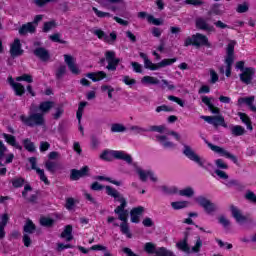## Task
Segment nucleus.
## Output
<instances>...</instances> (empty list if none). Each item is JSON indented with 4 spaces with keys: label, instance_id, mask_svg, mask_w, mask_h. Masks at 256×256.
<instances>
[{
    "label": "nucleus",
    "instance_id": "f257e3e1",
    "mask_svg": "<svg viewBox=\"0 0 256 256\" xmlns=\"http://www.w3.org/2000/svg\"><path fill=\"white\" fill-rule=\"evenodd\" d=\"M106 193L110 197L114 198V201L120 203L118 207L114 210L116 215H118V219L122 221L120 225V231L122 235H125L128 239H131L133 237V234H131V230H129V224H127V215L128 212L125 210V207H127V200L117 191L116 189L112 188L111 186H106Z\"/></svg>",
    "mask_w": 256,
    "mask_h": 256
},
{
    "label": "nucleus",
    "instance_id": "f03ea898",
    "mask_svg": "<svg viewBox=\"0 0 256 256\" xmlns=\"http://www.w3.org/2000/svg\"><path fill=\"white\" fill-rule=\"evenodd\" d=\"M140 57L144 61V67L145 69H149L150 71H159V69H163V67H169V65H173L177 61V58H171V59H163L159 63H152L151 60H149V57H147V54L140 52Z\"/></svg>",
    "mask_w": 256,
    "mask_h": 256
},
{
    "label": "nucleus",
    "instance_id": "7ed1b4c3",
    "mask_svg": "<svg viewBox=\"0 0 256 256\" xmlns=\"http://www.w3.org/2000/svg\"><path fill=\"white\" fill-rule=\"evenodd\" d=\"M100 159L103 161H113V159H121L122 161H126V163H133V158L131 155L127 154L125 151H117V150H106L102 152L100 155Z\"/></svg>",
    "mask_w": 256,
    "mask_h": 256
},
{
    "label": "nucleus",
    "instance_id": "20e7f679",
    "mask_svg": "<svg viewBox=\"0 0 256 256\" xmlns=\"http://www.w3.org/2000/svg\"><path fill=\"white\" fill-rule=\"evenodd\" d=\"M183 154L185 155V157L190 159V161H194V163H197V165H199V167H203L204 169H208V170L213 167V165L211 163L207 162V160L199 157V155H197V153H195L193 148H191L188 145H184Z\"/></svg>",
    "mask_w": 256,
    "mask_h": 256
},
{
    "label": "nucleus",
    "instance_id": "39448f33",
    "mask_svg": "<svg viewBox=\"0 0 256 256\" xmlns=\"http://www.w3.org/2000/svg\"><path fill=\"white\" fill-rule=\"evenodd\" d=\"M170 135L174 137L176 141H181V135L175 131L169 132L167 136L157 135L156 141H158V143H160V145H162L164 149H175V147H177V144L171 141V138H169Z\"/></svg>",
    "mask_w": 256,
    "mask_h": 256
},
{
    "label": "nucleus",
    "instance_id": "423d86ee",
    "mask_svg": "<svg viewBox=\"0 0 256 256\" xmlns=\"http://www.w3.org/2000/svg\"><path fill=\"white\" fill-rule=\"evenodd\" d=\"M20 119L24 125H28L29 127L45 125V115L43 113H32L29 117L22 115Z\"/></svg>",
    "mask_w": 256,
    "mask_h": 256
},
{
    "label": "nucleus",
    "instance_id": "0eeeda50",
    "mask_svg": "<svg viewBox=\"0 0 256 256\" xmlns=\"http://www.w3.org/2000/svg\"><path fill=\"white\" fill-rule=\"evenodd\" d=\"M234 51H235V41H230L226 48V53H227L225 58L226 77H231V65H233V61L235 59Z\"/></svg>",
    "mask_w": 256,
    "mask_h": 256
},
{
    "label": "nucleus",
    "instance_id": "6e6552de",
    "mask_svg": "<svg viewBox=\"0 0 256 256\" xmlns=\"http://www.w3.org/2000/svg\"><path fill=\"white\" fill-rule=\"evenodd\" d=\"M132 166L134 168L135 173H137V175L139 176L140 181L145 182L148 179H150V181H153V183L157 182V176L155 175V173H153V171L145 170L139 167L137 163H133Z\"/></svg>",
    "mask_w": 256,
    "mask_h": 256
},
{
    "label": "nucleus",
    "instance_id": "1a4fd4ad",
    "mask_svg": "<svg viewBox=\"0 0 256 256\" xmlns=\"http://www.w3.org/2000/svg\"><path fill=\"white\" fill-rule=\"evenodd\" d=\"M194 201H196V203H198L200 207H203L204 211L208 215H213V213L217 211V206L213 202L209 201V199L203 196L196 197Z\"/></svg>",
    "mask_w": 256,
    "mask_h": 256
},
{
    "label": "nucleus",
    "instance_id": "9d476101",
    "mask_svg": "<svg viewBox=\"0 0 256 256\" xmlns=\"http://www.w3.org/2000/svg\"><path fill=\"white\" fill-rule=\"evenodd\" d=\"M230 211L232 213V217L239 225H249V223L252 222L251 219L243 215V212H241V210L236 206H230Z\"/></svg>",
    "mask_w": 256,
    "mask_h": 256
},
{
    "label": "nucleus",
    "instance_id": "9b49d317",
    "mask_svg": "<svg viewBox=\"0 0 256 256\" xmlns=\"http://www.w3.org/2000/svg\"><path fill=\"white\" fill-rule=\"evenodd\" d=\"M230 211L232 213V217L239 225H249V223L252 222L251 219L243 215V212H241V210L236 206H230Z\"/></svg>",
    "mask_w": 256,
    "mask_h": 256
},
{
    "label": "nucleus",
    "instance_id": "f8f14e48",
    "mask_svg": "<svg viewBox=\"0 0 256 256\" xmlns=\"http://www.w3.org/2000/svg\"><path fill=\"white\" fill-rule=\"evenodd\" d=\"M206 145L211 149V151H214V153H218L220 157H226V159H231L233 163H237V157L235 155L229 153V151L225 150L224 148H221L219 146L213 145L212 143L205 141Z\"/></svg>",
    "mask_w": 256,
    "mask_h": 256
},
{
    "label": "nucleus",
    "instance_id": "ddd939ff",
    "mask_svg": "<svg viewBox=\"0 0 256 256\" xmlns=\"http://www.w3.org/2000/svg\"><path fill=\"white\" fill-rule=\"evenodd\" d=\"M43 19V15H37L34 18L33 23L29 22L27 24H24L20 29L19 33L20 35H25L27 33H35V29L37 27V23Z\"/></svg>",
    "mask_w": 256,
    "mask_h": 256
},
{
    "label": "nucleus",
    "instance_id": "4468645a",
    "mask_svg": "<svg viewBox=\"0 0 256 256\" xmlns=\"http://www.w3.org/2000/svg\"><path fill=\"white\" fill-rule=\"evenodd\" d=\"M106 61L108 63L107 69L108 71H116L117 65L121 61L119 58H115V51L108 50L105 53Z\"/></svg>",
    "mask_w": 256,
    "mask_h": 256
},
{
    "label": "nucleus",
    "instance_id": "2eb2a0df",
    "mask_svg": "<svg viewBox=\"0 0 256 256\" xmlns=\"http://www.w3.org/2000/svg\"><path fill=\"white\" fill-rule=\"evenodd\" d=\"M13 159H15V155L13 153L7 154V147L0 141V165L13 163Z\"/></svg>",
    "mask_w": 256,
    "mask_h": 256
},
{
    "label": "nucleus",
    "instance_id": "dca6fc26",
    "mask_svg": "<svg viewBox=\"0 0 256 256\" xmlns=\"http://www.w3.org/2000/svg\"><path fill=\"white\" fill-rule=\"evenodd\" d=\"M29 163L31 165V168L36 171L37 175H39L40 180L45 183V185H49V179H47V176L45 175V170L37 167V158L31 157L29 158Z\"/></svg>",
    "mask_w": 256,
    "mask_h": 256
},
{
    "label": "nucleus",
    "instance_id": "f3484780",
    "mask_svg": "<svg viewBox=\"0 0 256 256\" xmlns=\"http://www.w3.org/2000/svg\"><path fill=\"white\" fill-rule=\"evenodd\" d=\"M94 35H97L98 39L101 41H105V43H115L117 39V34L115 32L110 33V35H106L105 32L101 29H96L93 31Z\"/></svg>",
    "mask_w": 256,
    "mask_h": 256
},
{
    "label": "nucleus",
    "instance_id": "a211bd4d",
    "mask_svg": "<svg viewBox=\"0 0 256 256\" xmlns=\"http://www.w3.org/2000/svg\"><path fill=\"white\" fill-rule=\"evenodd\" d=\"M64 61L73 75H79V73H81V70H79V66L75 63V58H73V56L65 54Z\"/></svg>",
    "mask_w": 256,
    "mask_h": 256
},
{
    "label": "nucleus",
    "instance_id": "6ab92c4d",
    "mask_svg": "<svg viewBox=\"0 0 256 256\" xmlns=\"http://www.w3.org/2000/svg\"><path fill=\"white\" fill-rule=\"evenodd\" d=\"M253 75H255V69L245 68L243 72L240 74V79L242 83L250 85L251 81H253Z\"/></svg>",
    "mask_w": 256,
    "mask_h": 256
},
{
    "label": "nucleus",
    "instance_id": "aec40b11",
    "mask_svg": "<svg viewBox=\"0 0 256 256\" xmlns=\"http://www.w3.org/2000/svg\"><path fill=\"white\" fill-rule=\"evenodd\" d=\"M8 83L9 85H11L13 91H15V95L21 97V95L25 93V86H23L19 82H15V80H13V77H8Z\"/></svg>",
    "mask_w": 256,
    "mask_h": 256
},
{
    "label": "nucleus",
    "instance_id": "412c9836",
    "mask_svg": "<svg viewBox=\"0 0 256 256\" xmlns=\"http://www.w3.org/2000/svg\"><path fill=\"white\" fill-rule=\"evenodd\" d=\"M87 175H89V168L87 166H84L80 170H72L71 179L73 181H77L78 179H81V177H85Z\"/></svg>",
    "mask_w": 256,
    "mask_h": 256
},
{
    "label": "nucleus",
    "instance_id": "4be33fe9",
    "mask_svg": "<svg viewBox=\"0 0 256 256\" xmlns=\"http://www.w3.org/2000/svg\"><path fill=\"white\" fill-rule=\"evenodd\" d=\"M10 53L12 57H18V55L23 54V50L21 49V41L19 39H15L10 47Z\"/></svg>",
    "mask_w": 256,
    "mask_h": 256
},
{
    "label": "nucleus",
    "instance_id": "5701e85b",
    "mask_svg": "<svg viewBox=\"0 0 256 256\" xmlns=\"http://www.w3.org/2000/svg\"><path fill=\"white\" fill-rule=\"evenodd\" d=\"M143 211H145V208H143V206H138L136 208H133L130 212L131 222L139 223V218L141 217V215H143Z\"/></svg>",
    "mask_w": 256,
    "mask_h": 256
},
{
    "label": "nucleus",
    "instance_id": "b1692460",
    "mask_svg": "<svg viewBox=\"0 0 256 256\" xmlns=\"http://www.w3.org/2000/svg\"><path fill=\"white\" fill-rule=\"evenodd\" d=\"M193 45H196L197 47L201 45H209V40L207 39V36L198 33L193 35Z\"/></svg>",
    "mask_w": 256,
    "mask_h": 256
},
{
    "label": "nucleus",
    "instance_id": "393cba45",
    "mask_svg": "<svg viewBox=\"0 0 256 256\" xmlns=\"http://www.w3.org/2000/svg\"><path fill=\"white\" fill-rule=\"evenodd\" d=\"M86 77H88V79H91L92 81H94V83H96V81H103V79L107 77V74L103 71H98L88 73L86 74Z\"/></svg>",
    "mask_w": 256,
    "mask_h": 256
},
{
    "label": "nucleus",
    "instance_id": "a878e982",
    "mask_svg": "<svg viewBox=\"0 0 256 256\" xmlns=\"http://www.w3.org/2000/svg\"><path fill=\"white\" fill-rule=\"evenodd\" d=\"M53 107H55V103L52 101H44L41 102L39 104V111H41L42 114L45 115V113H49V111H51V109H53Z\"/></svg>",
    "mask_w": 256,
    "mask_h": 256
},
{
    "label": "nucleus",
    "instance_id": "bb28decb",
    "mask_svg": "<svg viewBox=\"0 0 256 256\" xmlns=\"http://www.w3.org/2000/svg\"><path fill=\"white\" fill-rule=\"evenodd\" d=\"M211 101H213V98H209L208 96L202 97V103L208 106L209 111L216 115L219 114V108L215 107Z\"/></svg>",
    "mask_w": 256,
    "mask_h": 256
},
{
    "label": "nucleus",
    "instance_id": "cd10ccee",
    "mask_svg": "<svg viewBox=\"0 0 256 256\" xmlns=\"http://www.w3.org/2000/svg\"><path fill=\"white\" fill-rule=\"evenodd\" d=\"M61 237L62 239H65V241H73V226L67 225L61 233Z\"/></svg>",
    "mask_w": 256,
    "mask_h": 256
},
{
    "label": "nucleus",
    "instance_id": "c85d7f7f",
    "mask_svg": "<svg viewBox=\"0 0 256 256\" xmlns=\"http://www.w3.org/2000/svg\"><path fill=\"white\" fill-rule=\"evenodd\" d=\"M34 55L41 61H49V52L45 48H37L34 50Z\"/></svg>",
    "mask_w": 256,
    "mask_h": 256
},
{
    "label": "nucleus",
    "instance_id": "c756f323",
    "mask_svg": "<svg viewBox=\"0 0 256 256\" xmlns=\"http://www.w3.org/2000/svg\"><path fill=\"white\" fill-rule=\"evenodd\" d=\"M196 27H198V29H204V31H215V28L207 24L203 18H198L196 20Z\"/></svg>",
    "mask_w": 256,
    "mask_h": 256
},
{
    "label": "nucleus",
    "instance_id": "7c9ffc66",
    "mask_svg": "<svg viewBox=\"0 0 256 256\" xmlns=\"http://www.w3.org/2000/svg\"><path fill=\"white\" fill-rule=\"evenodd\" d=\"M3 137L6 141V143H8V145L15 147V149H21V145H19V143H17L15 136H13L11 134H3Z\"/></svg>",
    "mask_w": 256,
    "mask_h": 256
},
{
    "label": "nucleus",
    "instance_id": "2f4dec72",
    "mask_svg": "<svg viewBox=\"0 0 256 256\" xmlns=\"http://www.w3.org/2000/svg\"><path fill=\"white\" fill-rule=\"evenodd\" d=\"M8 221H9V215L3 214L1 216V221H0V239H3V237H5V227L7 226Z\"/></svg>",
    "mask_w": 256,
    "mask_h": 256
},
{
    "label": "nucleus",
    "instance_id": "473e14b6",
    "mask_svg": "<svg viewBox=\"0 0 256 256\" xmlns=\"http://www.w3.org/2000/svg\"><path fill=\"white\" fill-rule=\"evenodd\" d=\"M144 251L148 253V255H157V245L152 242H147L144 244Z\"/></svg>",
    "mask_w": 256,
    "mask_h": 256
},
{
    "label": "nucleus",
    "instance_id": "72a5a7b5",
    "mask_svg": "<svg viewBox=\"0 0 256 256\" xmlns=\"http://www.w3.org/2000/svg\"><path fill=\"white\" fill-rule=\"evenodd\" d=\"M142 85H159V79L153 76H144L141 79Z\"/></svg>",
    "mask_w": 256,
    "mask_h": 256
},
{
    "label": "nucleus",
    "instance_id": "f704fd0d",
    "mask_svg": "<svg viewBox=\"0 0 256 256\" xmlns=\"http://www.w3.org/2000/svg\"><path fill=\"white\" fill-rule=\"evenodd\" d=\"M177 248L180 249V251H183L184 253H191V248H189V244L187 243V239L181 240L176 244Z\"/></svg>",
    "mask_w": 256,
    "mask_h": 256
},
{
    "label": "nucleus",
    "instance_id": "c9c22d12",
    "mask_svg": "<svg viewBox=\"0 0 256 256\" xmlns=\"http://www.w3.org/2000/svg\"><path fill=\"white\" fill-rule=\"evenodd\" d=\"M161 191L164 195H175L179 193V190L175 186H162Z\"/></svg>",
    "mask_w": 256,
    "mask_h": 256
},
{
    "label": "nucleus",
    "instance_id": "e433bc0d",
    "mask_svg": "<svg viewBox=\"0 0 256 256\" xmlns=\"http://www.w3.org/2000/svg\"><path fill=\"white\" fill-rule=\"evenodd\" d=\"M189 205H191V203L188 201H176L171 203V207L175 210L185 209L186 207H189Z\"/></svg>",
    "mask_w": 256,
    "mask_h": 256
},
{
    "label": "nucleus",
    "instance_id": "4c0bfd02",
    "mask_svg": "<svg viewBox=\"0 0 256 256\" xmlns=\"http://www.w3.org/2000/svg\"><path fill=\"white\" fill-rule=\"evenodd\" d=\"M85 107H87V102H80L76 113L79 125H81V119L83 117V111H85Z\"/></svg>",
    "mask_w": 256,
    "mask_h": 256
},
{
    "label": "nucleus",
    "instance_id": "58836bf2",
    "mask_svg": "<svg viewBox=\"0 0 256 256\" xmlns=\"http://www.w3.org/2000/svg\"><path fill=\"white\" fill-rule=\"evenodd\" d=\"M156 256H175V253L165 247H159L157 248Z\"/></svg>",
    "mask_w": 256,
    "mask_h": 256
},
{
    "label": "nucleus",
    "instance_id": "ea45409f",
    "mask_svg": "<svg viewBox=\"0 0 256 256\" xmlns=\"http://www.w3.org/2000/svg\"><path fill=\"white\" fill-rule=\"evenodd\" d=\"M231 133L232 135H235V137H241V135L245 134V128H243V126H232L231 127Z\"/></svg>",
    "mask_w": 256,
    "mask_h": 256
},
{
    "label": "nucleus",
    "instance_id": "a19ab883",
    "mask_svg": "<svg viewBox=\"0 0 256 256\" xmlns=\"http://www.w3.org/2000/svg\"><path fill=\"white\" fill-rule=\"evenodd\" d=\"M241 121L244 122V124L247 126V129H249L250 131H253V126L251 125V119H249V116H247V114L245 113H239L238 114Z\"/></svg>",
    "mask_w": 256,
    "mask_h": 256
},
{
    "label": "nucleus",
    "instance_id": "79ce46f5",
    "mask_svg": "<svg viewBox=\"0 0 256 256\" xmlns=\"http://www.w3.org/2000/svg\"><path fill=\"white\" fill-rule=\"evenodd\" d=\"M127 128L123 124L114 123L111 125V132L112 133H123L126 131Z\"/></svg>",
    "mask_w": 256,
    "mask_h": 256
},
{
    "label": "nucleus",
    "instance_id": "37998d69",
    "mask_svg": "<svg viewBox=\"0 0 256 256\" xmlns=\"http://www.w3.org/2000/svg\"><path fill=\"white\" fill-rule=\"evenodd\" d=\"M178 194L181 195V197H193L195 191H193V188L187 187L182 190H179Z\"/></svg>",
    "mask_w": 256,
    "mask_h": 256
},
{
    "label": "nucleus",
    "instance_id": "c03bdc74",
    "mask_svg": "<svg viewBox=\"0 0 256 256\" xmlns=\"http://www.w3.org/2000/svg\"><path fill=\"white\" fill-rule=\"evenodd\" d=\"M214 127H227V124L225 123V118L223 116H214L213 124Z\"/></svg>",
    "mask_w": 256,
    "mask_h": 256
},
{
    "label": "nucleus",
    "instance_id": "a18cd8bd",
    "mask_svg": "<svg viewBox=\"0 0 256 256\" xmlns=\"http://www.w3.org/2000/svg\"><path fill=\"white\" fill-rule=\"evenodd\" d=\"M122 82H124L125 85H128V87L133 88L134 85H137V80L131 78L130 76H123Z\"/></svg>",
    "mask_w": 256,
    "mask_h": 256
},
{
    "label": "nucleus",
    "instance_id": "49530a36",
    "mask_svg": "<svg viewBox=\"0 0 256 256\" xmlns=\"http://www.w3.org/2000/svg\"><path fill=\"white\" fill-rule=\"evenodd\" d=\"M24 232L25 233H34L35 232V224L33 221L27 220L26 224L24 225Z\"/></svg>",
    "mask_w": 256,
    "mask_h": 256
},
{
    "label": "nucleus",
    "instance_id": "de8ad7c7",
    "mask_svg": "<svg viewBox=\"0 0 256 256\" xmlns=\"http://www.w3.org/2000/svg\"><path fill=\"white\" fill-rule=\"evenodd\" d=\"M255 101L254 97H246V98H240L238 100V105H248L249 107H251L253 105V102Z\"/></svg>",
    "mask_w": 256,
    "mask_h": 256
},
{
    "label": "nucleus",
    "instance_id": "09e8293b",
    "mask_svg": "<svg viewBox=\"0 0 256 256\" xmlns=\"http://www.w3.org/2000/svg\"><path fill=\"white\" fill-rule=\"evenodd\" d=\"M97 179L98 181H108L109 183H112V185H116L117 187H120L121 185V181L113 180L109 177L98 176Z\"/></svg>",
    "mask_w": 256,
    "mask_h": 256
},
{
    "label": "nucleus",
    "instance_id": "8fccbe9b",
    "mask_svg": "<svg viewBox=\"0 0 256 256\" xmlns=\"http://www.w3.org/2000/svg\"><path fill=\"white\" fill-rule=\"evenodd\" d=\"M201 247H203V241L201 238H197L195 245L191 249L192 253H199V251H201Z\"/></svg>",
    "mask_w": 256,
    "mask_h": 256
},
{
    "label": "nucleus",
    "instance_id": "3c124183",
    "mask_svg": "<svg viewBox=\"0 0 256 256\" xmlns=\"http://www.w3.org/2000/svg\"><path fill=\"white\" fill-rule=\"evenodd\" d=\"M92 10L94 11L96 17H100V19H103L105 17H111V14L108 12H103L99 9H97L96 7H93Z\"/></svg>",
    "mask_w": 256,
    "mask_h": 256
},
{
    "label": "nucleus",
    "instance_id": "603ef678",
    "mask_svg": "<svg viewBox=\"0 0 256 256\" xmlns=\"http://www.w3.org/2000/svg\"><path fill=\"white\" fill-rule=\"evenodd\" d=\"M55 221L49 217H43L40 219V224L43 225V227H51Z\"/></svg>",
    "mask_w": 256,
    "mask_h": 256
},
{
    "label": "nucleus",
    "instance_id": "864d4df0",
    "mask_svg": "<svg viewBox=\"0 0 256 256\" xmlns=\"http://www.w3.org/2000/svg\"><path fill=\"white\" fill-rule=\"evenodd\" d=\"M101 90L103 91V93H108L109 99H113V92L115 91V89L112 86L104 85L101 87Z\"/></svg>",
    "mask_w": 256,
    "mask_h": 256
},
{
    "label": "nucleus",
    "instance_id": "5fc2aeb1",
    "mask_svg": "<svg viewBox=\"0 0 256 256\" xmlns=\"http://www.w3.org/2000/svg\"><path fill=\"white\" fill-rule=\"evenodd\" d=\"M209 73H210V83L212 84L217 83V81H219V75L217 74V72H215V70L213 69H210Z\"/></svg>",
    "mask_w": 256,
    "mask_h": 256
},
{
    "label": "nucleus",
    "instance_id": "6e6d98bb",
    "mask_svg": "<svg viewBox=\"0 0 256 256\" xmlns=\"http://www.w3.org/2000/svg\"><path fill=\"white\" fill-rule=\"evenodd\" d=\"M245 199H247V201H250V203H255L256 205V194L253 193L252 191L246 192Z\"/></svg>",
    "mask_w": 256,
    "mask_h": 256
},
{
    "label": "nucleus",
    "instance_id": "4d7b16f0",
    "mask_svg": "<svg viewBox=\"0 0 256 256\" xmlns=\"http://www.w3.org/2000/svg\"><path fill=\"white\" fill-rule=\"evenodd\" d=\"M24 147L27 151H35V144H33V142H31L29 139L24 140Z\"/></svg>",
    "mask_w": 256,
    "mask_h": 256
},
{
    "label": "nucleus",
    "instance_id": "13d9d810",
    "mask_svg": "<svg viewBox=\"0 0 256 256\" xmlns=\"http://www.w3.org/2000/svg\"><path fill=\"white\" fill-rule=\"evenodd\" d=\"M16 81H26V83H33V77L28 74H23L22 76L17 77Z\"/></svg>",
    "mask_w": 256,
    "mask_h": 256
},
{
    "label": "nucleus",
    "instance_id": "bf43d9fd",
    "mask_svg": "<svg viewBox=\"0 0 256 256\" xmlns=\"http://www.w3.org/2000/svg\"><path fill=\"white\" fill-rule=\"evenodd\" d=\"M215 165L218 169H229V166L227 163H225V161H223V159L215 160Z\"/></svg>",
    "mask_w": 256,
    "mask_h": 256
},
{
    "label": "nucleus",
    "instance_id": "052dcab7",
    "mask_svg": "<svg viewBox=\"0 0 256 256\" xmlns=\"http://www.w3.org/2000/svg\"><path fill=\"white\" fill-rule=\"evenodd\" d=\"M56 26H57V24H55V21L46 22L44 24L43 31H45V33H47V31H51V29H55Z\"/></svg>",
    "mask_w": 256,
    "mask_h": 256
},
{
    "label": "nucleus",
    "instance_id": "680f3d73",
    "mask_svg": "<svg viewBox=\"0 0 256 256\" xmlns=\"http://www.w3.org/2000/svg\"><path fill=\"white\" fill-rule=\"evenodd\" d=\"M148 23H151L152 25H161V19H157L153 17L152 15L147 16Z\"/></svg>",
    "mask_w": 256,
    "mask_h": 256
},
{
    "label": "nucleus",
    "instance_id": "e2e57ef3",
    "mask_svg": "<svg viewBox=\"0 0 256 256\" xmlns=\"http://www.w3.org/2000/svg\"><path fill=\"white\" fill-rule=\"evenodd\" d=\"M131 65L135 73H143V66L141 64L137 62H132Z\"/></svg>",
    "mask_w": 256,
    "mask_h": 256
},
{
    "label": "nucleus",
    "instance_id": "0e129e2a",
    "mask_svg": "<svg viewBox=\"0 0 256 256\" xmlns=\"http://www.w3.org/2000/svg\"><path fill=\"white\" fill-rule=\"evenodd\" d=\"M75 203L76 201L73 198L66 199V209H68V211H71L73 207H75Z\"/></svg>",
    "mask_w": 256,
    "mask_h": 256
},
{
    "label": "nucleus",
    "instance_id": "69168bd1",
    "mask_svg": "<svg viewBox=\"0 0 256 256\" xmlns=\"http://www.w3.org/2000/svg\"><path fill=\"white\" fill-rule=\"evenodd\" d=\"M67 71V68L65 66H60L56 71V77L57 79H61L63 75H65V72Z\"/></svg>",
    "mask_w": 256,
    "mask_h": 256
},
{
    "label": "nucleus",
    "instance_id": "338daca9",
    "mask_svg": "<svg viewBox=\"0 0 256 256\" xmlns=\"http://www.w3.org/2000/svg\"><path fill=\"white\" fill-rule=\"evenodd\" d=\"M25 180L23 178H15L12 180L13 187H23Z\"/></svg>",
    "mask_w": 256,
    "mask_h": 256
},
{
    "label": "nucleus",
    "instance_id": "774afa93",
    "mask_svg": "<svg viewBox=\"0 0 256 256\" xmlns=\"http://www.w3.org/2000/svg\"><path fill=\"white\" fill-rule=\"evenodd\" d=\"M149 131H156V133H165V126H151Z\"/></svg>",
    "mask_w": 256,
    "mask_h": 256
}]
</instances>
